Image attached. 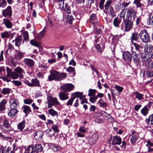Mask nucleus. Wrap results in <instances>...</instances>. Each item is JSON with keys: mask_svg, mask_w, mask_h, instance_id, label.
I'll return each instance as SVG.
<instances>
[{"mask_svg": "<svg viewBox=\"0 0 153 153\" xmlns=\"http://www.w3.org/2000/svg\"><path fill=\"white\" fill-rule=\"evenodd\" d=\"M46 27H45L42 31L37 36L38 39H41L44 36L46 32Z\"/></svg>", "mask_w": 153, "mask_h": 153, "instance_id": "a19ab883", "label": "nucleus"}, {"mask_svg": "<svg viewBox=\"0 0 153 153\" xmlns=\"http://www.w3.org/2000/svg\"><path fill=\"white\" fill-rule=\"evenodd\" d=\"M67 21L70 24H72V22L74 19L73 17L72 16L70 15H68L66 18Z\"/></svg>", "mask_w": 153, "mask_h": 153, "instance_id": "3c124183", "label": "nucleus"}, {"mask_svg": "<svg viewBox=\"0 0 153 153\" xmlns=\"http://www.w3.org/2000/svg\"><path fill=\"white\" fill-rule=\"evenodd\" d=\"M30 43L32 45L38 47L39 46V44L34 40H32L30 41Z\"/></svg>", "mask_w": 153, "mask_h": 153, "instance_id": "13d9d810", "label": "nucleus"}, {"mask_svg": "<svg viewBox=\"0 0 153 153\" xmlns=\"http://www.w3.org/2000/svg\"><path fill=\"white\" fill-rule=\"evenodd\" d=\"M7 76L9 78H11L13 79H17L19 77L21 79L23 78L24 75L23 74H20L19 75L16 72H12L11 70L9 68H7Z\"/></svg>", "mask_w": 153, "mask_h": 153, "instance_id": "20e7f679", "label": "nucleus"}, {"mask_svg": "<svg viewBox=\"0 0 153 153\" xmlns=\"http://www.w3.org/2000/svg\"><path fill=\"white\" fill-rule=\"evenodd\" d=\"M18 111L16 108H11L10 110L8 115L12 117H14L17 114Z\"/></svg>", "mask_w": 153, "mask_h": 153, "instance_id": "4be33fe9", "label": "nucleus"}, {"mask_svg": "<svg viewBox=\"0 0 153 153\" xmlns=\"http://www.w3.org/2000/svg\"><path fill=\"white\" fill-rule=\"evenodd\" d=\"M111 3L112 1L111 0L107 1L104 5V7L105 10L107 11L112 17H114L116 16V15L113 7L111 5Z\"/></svg>", "mask_w": 153, "mask_h": 153, "instance_id": "7ed1b4c3", "label": "nucleus"}, {"mask_svg": "<svg viewBox=\"0 0 153 153\" xmlns=\"http://www.w3.org/2000/svg\"><path fill=\"white\" fill-rule=\"evenodd\" d=\"M23 111L26 115H27L31 111L30 107L27 105H24L22 108Z\"/></svg>", "mask_w": 153, "mask_h": 153, "instance_id": "72a5a7b5", "label": "nucleus"}, {"mask_svg": "<svg viewBox=\"0 0 153 153\" xmlns=\"http://www.w3.org/2000/svg\"><path fill=\"white\" fill-rule=\"evenodd\" d=\"M121 20L119 19L117 17L115 18L114 19L113 21V25L114 26L117 27H119V24L121 22Z\"/></svg>", "mask_w": 153, "mask_h": 153, "instance_id": "c756f323", "label": "nucleus"}, {"mask_svg": "<svg viewBox=\"0 0 153 153\" xmlns=\"http://www.w3.org/2000/svg\"><path fill=\"white\" fill-rule=\"evenodd\" d=\"M139 35L137 32H134L132 34L131 37L130 39L132 43H133V41H136L137 40V39Z\"/></svg>", "mask_w": 153, "mask_h": 153, "instance_id": "cd10ccee", "label": "nucleus"}, {"mask_svg": "<svg viewBox=\"0 0 153 153\" xmlns=\"http://www.w3.org/2000/svg\"><path fill=\"white\" fill-rule=\"evenodd\" d=\"M12 82L15 85L17 86L21 85L22 84V82L19 81L13 80Z\"/></svg>", "mask_w": 153, "mask_h": 153, "instance_id": "e2e57ef3", "label": "nucleus"}, {"mask_svg": "<svg viewBox=\"0 0 153 153\" xmlns=\"http://www.w3.org/2000/svg\"><path fill=\"white\" fill-rule=\"evenodd\" d=\"M133 135L130 139V141L131 143H134L136 142L138 139V137L137 136L133 134V132H132Z\"/></svg>", "mask_w": 153, "mask_h": 153, "instance_id": "37998d69", "label": "nucleus"}, {"mask_svg": "<svg viewBox=\"0 0 153 153\" xmlns=\"http://www.w3.org/2000/svg\"><path fill=\"white\" fill-rule=\"evenodd\" d=\"M43 150V148L40 144H36L35 146V151L36 152H41Z\"/></svg>", "mask_w": 153, "mask_h": 153, "instance_id": "e433bc0d", "label": "nucleus"}, {"mask_svg": "<svg viewBox=\"0 0 153 153\" xmlns=\"http://www.w3.org/2000/svg\"><path fill=\"white\" fill-rule=\"evenodd\" d=\"M3 22L6 27L8 28H11L12 26V23L7 19L4 18L3 20Z\"/></svg>", "mask_w": 153, "mask_h": 153, "instance_id": "aec40b11", "label": "nucleus"}, {"mask_svg": "<svg viewBox=\"0 0 153 153\" xmlns=\"http://www.w3.org/2000/svg\"><path fill=\"white\" fill-rule=\"evenodd\" d=\"M7 103L6 100H2L0 102V112L2 113L5 108V105Z\"/></svg>", "mask_w": 153, "mask_h": 153, "instance_id": "5701e85b", "label": "nucleus"}, {"mask_svg": "<svg viewBox=\"0 0 153 153\" xmlns=\"http://www.w3.org/2000/svg\"><path fill=\"white\" fill-rule=\"evenodd\" d=\"M98 138V133L97 132H94L88 139V143L91 145L94 144L97 141Z\"/></svg>", "mask_w": 153, "mask_h": 153, "instance_id": "39448f33", "label": "nucleus"}, {"mask_svg": "<svg viewBox=\"0 0 153 153\" xmlns=\"http://www.w3.org/2000/svg\"><path fill=\"white\" fill-rule=\"evenodd\" d=\"M152 51L151 47L149 45H146L144 47V52L145 55H147Z\"/></svg>", "mask_w": 153, "mask_h": 153, "instance_id": "b1692460", "label": "nucleus"}, {"mask_svg": "<svg viewBox=\"0 0 153 153\" xmlns=\"http://www.w3.org/2000/svg\"><path fill=\"white\" fill-rule=\"evenodd\" d=\"M146 123L148 124L149 123L150 125L153 124V114L149 117L148 120L146 121Z\"/></svg>", "mask_w": 153, "mask_h": 153, "instance_id": "603ef678", "label": "nucleus"}, {"mask_svg": "<svg viewBox=\"0 0 153 153\" xmlns=\"http://www.w3.org/2000/svg\"><path fill=\"white\" fill-rule=\"evenodd\" d=\"M7 4V2L5 0H2L1 2H0V7L2 8L4 7Z\"/></svg>", "mask_w": 153, "mask_h": 153, "instance_id": "0e129e2a", "label": "nucleus"}, {"mask_svg": "<svg viewBox=\"0 0 153 153\" xmlns=\"http://www.w3.org/2000/svg\"><path fill=\"white\" fill-rule=\"evenodd\" d=\"M47 103L48 108L52 107L53 105L61 106L60 103L58 101L57 98L53 97L50 96H47Z\"/></svg>", "mask_w": 153, "mask_h": 153, "instance_id": "f03ea898", "label": "nucleus"}, {"mask_svg": "<svg viewBox=\"0 0 153 153\" xmlns=\"http://www.w3.org/2000/svg\"><path fill=\"white\" fill-rule=\"evenodd\" d=\"M133 61L136 64H139L140 62V60L138 58L137 54L136 53H135L134 56H133Z\"/></svg>", "mask_w": 153, "mask_h": 153, "instance_id": "5fc2aeb1", "label": "nucleus"}, {"mask_svg": "<svg viewBox=\"0 0 153 153\" xmlns=\"http://www.w3.org/2000/svg\"><path fill=\"white\" fill-rule=\"evenodd\" d=\"M98 102L100 104V106L101 107H105L107 106V103L102 99L99 101Z\"/></svg>", "mask_w": 153, "mask_h": 153, "instance_id": "864d4df0", "label": "nucleus"}, {"mask_svg": "<svg viewBox=\"0 0 153 153\" xmlns=\"http://www.w3.org/2000/svg\"><path fill=\"white\" fill-rule=\"evenodd\" d=\"M123 59L128 61H130L132 58V56L130 53L128 52H125L123 54Z\"/></svg>", "mask_w": 153, "mask_h": 153, "instance_id": "f3484780", "label": "nucleus"}, {"mask_svg": "<svg viewBox=\"0 0 153 153\" xmlns=\"http://www.w3.org/2000/svg\"><path fill=\"white\" fill-rule=\"evenodd\" d=\"M31 83L32 84V87L40 86V84L39 80L37 79H33L31 80Z\"/></svg>", "mask_w": 153, "mask_h": 153, "instance_id": "c85d7f7f", "label": "nucleus"}, {"mask_svg": "<svg viewBox=\"0 0 153 153\" xmlns=\"http://www.w3.org/2000/svg\"><path fill=\"white\" fill-rule=\"evenodd\" d=\"M14 71L16 72L19 75L22 73H25L24 70L19 67H17L14 69Z\"/></svg>", "mask_w": 153, "mask_h": 153, "instance_id": "79ce46f5", "label": "nucleus"}, {"mask_svg": "<svg viewBox=\"0 0 153 153\" xmlns=\"http://www.w3.org/2000/svg\"><path fill=\"white\" fill-rule=\"evenodd\" d=\"M74 100V97H71L68 101L66 103V105L68 106L69 105H72L73 102Z\"/></svg>", "mask_w": 153, "mask_h": 153, "instance_id": "052dcab7", "label": "nucleus"}, {"mask_svg": "<svg viewBox=\"0 0 153 153\" xmlns=\"http://www.w3.org/2000/svg\"><path fill=\"white\" fill-rule=\"evenodd\" d=\"M133 93L135 94V99H137L138 100H140L143 99L142 94H140L137 92H134Z\"/></svg>", "mask_w": 153, "mask_h": 153, "instance_id": "c03bdc74", "label": "nucleus"}, {"mask_svg": "<svg viewBox=\"0 0 153 153\" xmlns=\"http://www.w3.org/2000/svg\"><path fill=\"white\" fill-rule=\"evenodd\" d=\"M33 101L32 99H25L24 100V103L27 104H31Z\"/></svg>", "mask_w": 153, "mask_h": 153, "instance_id": "69168bd1", "label": "nucleus"}, {"mask_svg": "<svg viewBox=\"0 0 153 153\" xmlns=\"http://www.w3.org/2000/svg\"><path fill=\"white\" fill-rule=\"evenodd\" d=\"M126 13V11L125 9H122L121 11L120 14V19L122 21L123 20V21H125V15Z\"/></svg>", "mask_w": 153, "mask_h": 153, "instance_id": "473e14b6", "label": "nucleus"}, {"mask_svg": "<svg viewBox=\"0 0 153 153\" xmlns=\"http://www.w3.org/2000/svg\"><path fill=\"white\" fill-rule=\"evenodd\" d=\"M133 3L136 4L137 7H140L142 6L139 0H134Z\"/></svg>", "mask_w": 153, "mask_h": 153, "instance_id": "680f3d73", "label": "nucleus"}, {"mask_svg": "<svg viewBox=\"0 0 153 153\" xmlns=\"http://www.w3.org/2000/svg\"><path fill=\"white\" fill-rule=\"evenodd\" d=\"M133 20L127 19L124 21L125 23V30L126 31H129L133 26Z\"/></svg>", "mask_w": 153, "mask_h": 153, "instance_id": "0eeeda50", "label": "nucleus"}, {"mask_svg": "<svg viewBox=\"0 0 153 153\" xmlns=\"http://www.w3.org/2000/svg\"><path fill=\"white\" fill-rule=\"evenodd\" d=\"M55 134V132L53 130L50 129L47 131V134L49 137H51L53 136Z\"/></svg>", "mask_w": 153, "mask_h": 153, "instance_id": "4d7b16f0", "label": "nucleus"}, {"mask_svg": "<svg viewBox=\"0 0 153 153\" xmlns=\"http://www.w3.org/2000/svg\"><path fill=\"white\" fill-rule=\"evenodd\" d=\"M136 12L132 9H128L127 12L128 19L134 20L136 17Z\"/></svg>", "mask_w": 153, "mask_h": 153, "instance_id": "423d86ee", "label": "nucleus"}, {"mask_svg": "<svg viewBox=\"0 0 153 153\" xmlns=\"http://www.w3.org/2000/svg\"><path fill=\"white\" fill-rule=\"evenodd\" d=\"M58 72L55 71H50V74L48 76V79L50 81L53 80H57Z\"/></svg>", "mask_w": 153, "mask_h": 153, "instance_id": "6e6552de", "label": "nucleus"}, {"mask_svg": "<svg viewBox=\"0 0 153 153\" xmlns=\"http://www.w3.org/2000/svg\"><path fill=\"white\" fill-rule=\"evenodd\" d=\"M119 93H121L123 90V87L119 85H116L114 87Z\"/></svg>", "mask_w": 153, "mask_h": 153, "instance_id": "6e6d98bb", "label": "nucleus"}, {"mask_svg": "<svg viewBox=\"0 0 153 153\" xmlns=\"http://www.w3.org/2000/svg\"><path fill=\"white\" fill-rule=\"evenodd\" d=\"M5 128H4V132L9 131L11 128H10V123L8 120L7 119H4L3 121V126Z\"/></svg>", "mask_w": 153, "mask_h": 153, "instance_id": "9b49d317", "label": "nucleus"}, {"mask_svg": "<svg viewBox=\"0 0 153 153\" xmlns=\"http://www.w3.org/2000/svg\"><path fill=\"white\" fill-rule=\"evenodd\" d=\"M74 88V85L71 84H66L63 85L61 88L62 90H63L68 91H71Z\"/></svg>", "mask_w": 153, "mask_h": 153, "instance_id": "f8f14e48", "label": "nucleus"}, {"mask_svg": "<svg viewBox=\"0 0 153 153\" xmlns=\"http://www.w3.org/2000/svg\"><path fill=\"white\" fill-rule=\"evenodd\" d=\"M52 128L53 131L54 132H59V130L57 126L56 125H53L52 126Z\"/></svg>", "mask_w": 153, "mask_h": 153, "instance_id": "338daca9", "label": "nucleus"}, {"mask_svg": "<svg viewBox=\"0 0 153 153\" xmlns=\"http://www.w3.org/2000/svg\"><path fill=\"white\" fill-rule=\"evenodd\" d=\"M25 126V121L24 120L19 123L17 125V128L20 131H22Z\"/></svg>", "mask_w": 153, "mask_h": 153, "instance_id": "7c9ffc66", "label": "nucleus"}, {"mask_svg": "<svg viewBox=\"0 0 153 153\" xmlns=\"http://www.w3.org/2000/svg\"><path fill=\"white\" fill-rule=\"evenodd\" d=\"M97 99L96 96H92L89 99V101L92 103H95L97 100Z\"/></svg>", "mask_w": 153, "mask_h": 153, "instance_id": "bf43d9fd", "label": "nucleus"}, {"mask_svg": "<svg viewBox=\"0 0 153 153\" xmlns=\"http://www.w3.org/2000/svg\"><path fill=\"white\" fill-rule=\"evenodd\" d=\"M101 113L103 117L105 120L109 122H111L113 121V119L110 115L107 114L104 111H102Z\"/></svg>", "mask_w": 153, "mask_h": 153, "instance_id": "412c9836", "label": "nucleus"}, {"mask_svg": "<svg viewBox=\"0 0 153 153\" xmlns=\"http://www.w3.org/2000/svg\"><path fill=\"white\" fill-rule=\"evenodd\" d=\"M43 132L40 131L35 132L34 133L33 135L35 139L36 140H41L43 137Z\"/></svg>", "mask_w": 153, "mask_h": 153, "instance_id": "ddd939ff", "label": "nucleus"}, {"mask_svg": "<svg viewBox=\"0 0 153 153\" xmlns=\"http://www.w3.org/2000/svg\"><path fill=\"white\" fill-rule=\"evenodd\" d=\"M1 36L3 38H8L10 36V32L5 31L2 33L1 34Z\"/></svg>", "mask_w": 153, "mask_h": 153, "instance_id": "58836bf2", "label": "nucleus"}, {"mask_svg": "<svg viewBox=\"0 0 153 153\" xmlns=\"http://www.w3.org/2000/svg\"><path fill=\"white\" fill-rule=\"evenodd\" d=\"M122 139L119 136L116 135L113 137L111 144L120 145Z\"/></svg>", "mask_w": 153, "mask_h": 153, "instance_id": "9d476101", "label": "nucleus"}, {"mask_svg": "<svg viewBox=\"0 0 153 153\" xmlns=\"http://www.w3.org/2000/svg\"><path fill=\"white\" fill-rule=\"evenodd\" d=\"M66 77V74L64 73L59 74L58 72L57 80H61L64 79Z\"/></svg>", "mask_w": 153, "mask_h": 153, "instance_id": "f704fd0d", "label": "nucleus"}, {"mask_svg": "<svg viewBox=\"0 0 153 153\" xmlns=\"http://www.w3.org/2000/svg\"><path fill=\"white\" fill-rule=\"evenodd\" d=\"M149 110L148 109L147 107L145 106L143 108L141 111L142 114L145 116H146L148 114Z\"/></svg>", "mask_w": 153, "mask_h": 153, "instance_id": "a18cd8bd", "label": "nucleus"}, {"mask_svg": "<svg viewBox=\"0 0 153 153\" xmlns=\"http://www.w3.org/2000/svg\"><path fill=\"white\" fill-rule=\"evenodd\" d=\"M72 97L74 99L76 98L79 97L80 100L85 97V95H83V93L79 92H75L72 94Z\"/></svg>", "mask_w": 153, "mask_h": 153, "instance_id": "2eb2a0df", "label": "nucleus"}, {"mask_svg": "<svg viewBox=\"0 0 153 153\" xmlns=\"http://www.w3.org/2000/svg\"><path fill=\"white\" fill-rule=\"evenodd\" d=\"M24 54V53L18 51L16 56L15 58L17 60H19L23 57Z\"/></svg>", "mask_w": 153, "mask_h": 153, "instance_id": "4c0bfd02", "label": "nucleus"}, {"mask_svg": "<svg viewBox=\"0 0 153 153\" xmlns=\"http://www.w3.org/2000/svg\"><path fill=\"white\" fill-rule=\"evenodd\" d=\"M60 99L62 100H67L69 98L68 94L65 92H61L59 94Z\"/></svg>", "mask_w": 153, "mask_h": 153, "instance_id": "a211bd4d", "label": "nucleus"}, {"mask_svg": "<svg viewBox=\"0 0 153 153\" xmlns=\"http://www.w3.org/2000/svg\"><path fill=\"white\" fill-rule=\"evenodd\" d=\"M50 146L55 152L57 151L58 150H60V149L59 146L55 145L54 144H51V145H50Z\"/></svg>", "mask_w": 153, "mask_h": 153, "instance_id": "de8ad7c7", "label": "nucleus"}, {"mask_svg": "<svg viewBox=\"0 0 153 153\" xmlns=\"http://www.w3.org/2000/svg\"><path fill=\"white\" fill-rule=\"evenodd\" d=\"M91 22L95 26V24L96 23V16L95 14H92L90 16Z\"/></svg>", "mask_w": 153, "mask_h": 153, "instance_id": "c9c22d12", "label": "nucleus"}, {"mask_svg": "<svg viewBox=\"0 0 153 153\" xmlns=\"http://www.w3.org/2000/svg\"><path fill=\"white\" fill-rule=\"evenodd\" d=\"M0 153H14V152L11 150L10 147L7 149L5 147H2L0 148Z\"/></svg>", "mask_w": 153, "mask_h": 153, "instance_id": "6ab92c4d", "label": "nucleus"}, {"mask_svg": "<svg viewBox=\"0 0 153 153\" xmlns=\"http://www.w3.org/2000/svg\"><path fill=\"white\" fill-rule=\"evenodd\" d=\"M11 108H16L19 105V102L18 100L16 98H12L10 100V102Z\"/></svg>", "mask_w": 153, "mask_h": 153, "instance_id": "1a4fd4ad", "label": "nucleus"}, {"mask_svg": "<svg viewBox=\"0 0 153 153\" xmlns=\"http://www.w3.org/2000/svg\"><path fill=\"white\" fill-rule=\"evenodd\" d=\"M26 152L27 153H33L35 152L34 147L32 145H29L26 149Z\"/></svg>", "mask_w": 153, "mask_h": 153, "instance_id": "bb28decb", "label": "nucleus"}, {"mask_svg": "<svg viewBox=\"0 0 153 153\" xmlns=\"http://www.w3.org/2000/svg\"><path fill=\"white\" fill-rule=\"evenodd\" d=\"M2 14L4 17L11 15V9L10 6H8L6 9L2 11Z\"/></svg>", "mask_w": 153, "mask_h": 153, "instance_id": "dca6fc26", "label": "nucleus"}, {"mask_svg": "<svg viewBox=\"0 0 153 153\" xmlns=\"http://www.w3.org/2000/svg\"><path fill=\"white\" fill-rule=\"evenodd\" d=\"M23 62L24 64L29 67H33L34 64L33 60L30 59L25 58L23 59Z\"/></svg>", "mask_w": 153, "mask_h": 153, "instance_id": "4468645a", "label": "nucleus"}, {"mask_svg": "<svg viewBox=\"0 0 153 153\" xmlns=\"http://www.w3.org/2000/svg\"><path fill=\"white\" fill-rule=\"evenodd\" d=\"M49 114L53 117H56L58 116V113L53 108H50L48 111Z\"/></svg>", "mask_w": 153, "mask_h": 153, "instance_id": "a878e982", "label": "nucleus"}, {"mask_svg": "<svg viewBox=\"0 0 153 153\" xmlns=\"http://www.w3.org/2000/svg\"><path fill=\"white\" fill-rule=\"evenodd\" d=\"M150 66H148V68L146 71L147 76L149 77H152L153 76V72L151 70Z\"/></svg>", "mask_w": 153, "mask_h": 153, "instance_id": "2f4dec72", "label": "nucleus"}, {"mask_svg": "<svg viewBox=\"0 0 153 153\" xmlns=\"http://www.w3.org/2000/svg\"><path fill=\"white\" fill-rule=\"evenodd\" d=\"M148 20L149 25H153V14H150Z\"/></svg>", "mask_w": 153, "mask_h": 153, "instance_id": "8fccbe9b", "label": "nucleus"}, {"mask_svg": "<svg viewBox=\"0 0 153 153\" xmlns=\"http://www.w3.org/2000/svg\"><path fill=\"white\" fill-rule=\"evenodd\" d=\"M139 36L140 37L143 42L146 43L150 41V38L149 35L146 29L142 30L140 31Z\"/></svg>", "mask_w": 153, "mask_h": 153, "instance_id": "f257e3e1", "label": "nucleus"}, {"mask_svg": "<svg viewBox=\"0 0 153 153\" xmlns=\"http://www.w3.org/2000/svg\"><path fill=\"white\" fill-rule=\"evenodd\" d=\"M66 71L68 72L72 73L73 76H74L76 74L74 68L71 66H69L67 68Z\"/></svg>", "mask_w": 153, "mask_h": 153, "instance_id": "ea45409f", "label": "nucleus"}, {"mask_svg": "<svg viewBox=\"0 0 153 153\" xmlns=\"http://www.w3.org/2000/svg\"><path fill=\"white\" fill-rule=\"evenodd\" d=\"M11 89L8 88H4L2 89L1 93L4 94H9Z\"/></svg>", "mask_w": 153, "mask_h": 153, "instance_id": "09e8293b", "label": "nucleus"}, {"mask_svg": "<svg viewBox=\"0 0 153 153\" xmlns=\"http://www.w3.org/2000/svg\"><path fill=\"white\" fill-rule=\"evenodd\" d=\"M23 36L24 37L25 40H28L29 39L28 34L27 31H25L23 34Z\"/></svg>", "mask_w": 153, "mask_h": 153, "instance_id": "774afa93", "label": "nucleus"}, {"mask_svg": "<svg viewBox=\"0 0 153 153\" xmlns=\"http://www.w3.org/2000/svg\"><path fill=\"white\" fill-rule=\"evenodd\" d=\"M22 37L19 36H17L15 39V40L13 41V42H15V44L16 46H19L21 43Z\"/></svg>", "mask_w": 153, "mask_h": 153, "instance_id": "393cba45", "label": "nucleus"}, {"mask_svg": "<svg viewBox=\"0 0 153 153\" xmlns=\"http://www.w3.org/2000/svg\"><path fill=\"white\" fill-rule=\"evenodd\" d=\"M96 92V90L95 89H90L88 90V95L89 97L94 96Z\"/></svg>", "mask_w": 153, "mask_h": 153, "instance_id": "49530a36", "label": "nucleus"}]
</instances>
